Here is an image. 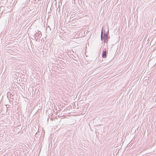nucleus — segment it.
Returning <instances> with one entry per match:
<instances>
[{"label": "nucleus", "mask_w": 156, "mask_h": 156, "mask_svg": "<svg viewBox=\"0 0 156 156\" xmlns=\"http://www.w3.org/2000/svg\"><path fill=\"white\" fill-rule=\"evenodd\" d=\"M108 53V50L106 48L104 49V50L102 53V57L103 58H106L107 57V54Z\"/></svg>", "instance_id": "nucleus-1"}, {"label": "nucleus", "mask_w": 156, "mask_h": 156, "mask_svg": "<svg viewBox=\"0 0 156 156\" xmlns=\"http://www.w3.org/2000/svg\"><path fill=\"white\" fill-rule=\"evenodd\" d=\"M104 39V37L103 36V29H102V30L101 32V40L102 41Z\"/></svg>", "instance_id": "nucleus-4"}, {"label": "nucleus", "mask_w": 156, "mask_h": 156, "mask_svg": "<svg viewBox=\"0 0 156 156\" xmlns=\"http://www.w3.org/2000/svg\"><path fill=\"white\" fill-rule=\"evenodd\" d=\"M9 95H12V97L13 96V95L12 94H11L10 92H8L7 94V97H8V96Z\"/></svg>", "instance_id": "nucleus-5"}, {"label": "nucleus", "mask_w": 156, "mask_h": 156, "mask_svg": "<svg viewBox=\"0 0 156 156\" xmlns=\"http://www.w3.org/2000/svg\"><path fill=\"white\" fill-rule=\"evenodd\" d=\"M104 38H105V40L108 39L109 37L107 33H104Z\"/></svg>", "instance_id": "nucleus-3"}, {"label": "nucleus", "mask_w": 156, "mask_h": 156, "mask_svg": "<svg viewBox=\"0 0 156 156\" xmlns=\"http://www.w3.org/2000/svg\"><path fill=\"white\" fill-rule=\"evenodd\" d=\"M40 35H41V32H40V33H39V34H38V36H40Z\"/></svg>", "instance_id": "nucleus-9"}, {"label": "nucleus", "mask_w": 156, "mask_h": 156, "mask_svg": "<svg viewBox=\"0 0 156 156\" xmlns=\"http://www.w3.org/2000/svg\"><path fill=\"white\" fill-rule=\"evenodd\" d=\"M38 37H37V38H35V40L36 41H37V39H38Z\"/></svg>", "instance_id": "nucleus-10"}, {"label": "nucleus", "mask_w": 156, "mask_h": 156, "mask_svg": "<svg viewBox=\"0 0 156 156\" xmlns=\"http://www.w3.org/2000/svg\"><path fill=\"white\" fill-rule=\"evenodd\" d=\"M12 95H10V98L11 99H13V98L12 97Z\"/></svg>", "instance_id": "nucleus-8"}, {"label": "nucleus", "mask_w": 156, "mask_h": 156, "mask_svg": "<svg viewBox=\"0 0 156 156\" xmlns=\"http://www.w3.org/2000/svg\"><path fill=\"white\" fill-rule=\"evenodd\" d=\"M70 56H71V57L74 60H76V58L77 57V55H76L75 56L73 54H71V55H70Z\"/></svg>", "instance_id": "nucleus-2"}, {"label": "nucleus", "mask_w": 156, "mask_h": 156, "mask_svg": "<svg viewBox=\"0 0 156 156\" xmlns=\"http://www.w3.org/2000/svg\"><path fill=\"white\" fill-rule=\"evenodd\" d=\"M108 39L105 40V38H104V42L105 43V42L107 43V41H108Z\"/></svg>", "instance_id": "nucleus-6"}, {"label": "nucleus", "mask_w": 156, "mask_h": 156, "mask_svg": "<svg viewBox=\"0 0 156 156\" xmlns=\"http://www.w3.org/2000/svg\"><path fill=\"white\" fill-rule=\"evenodd\" d=\"M37 35V33H35L34 35V37H35H35H36V36Z\"/></svg>", "instance_id": "nucleus-7"}]
</instances>
